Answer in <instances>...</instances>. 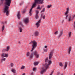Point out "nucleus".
Listing matches in <instances>:
<instances>
[{"label":"nucleus","instance_id":"nucleus-1","mask_svg":"<svg viewBox=\"0 0 75 75\" xmlns=\"http://www.w3.org/2000/svg\"><path fill=\"white\" fill-rule=\"evenodd\" d=\"M45 63L44 64V66L40 69V73L41 74H42L44 72L46 71V70L49 67V65H50V64L52 63L51 61H48V59L47 58L45 60Z\"/></svg>","mask_w":75,"mask_h":75},{"label":"nucleus","instance_id":"nucleus-2","mask_svg":"<svg viewBox=\"0 0 75 75\" xmlns=\"http://www.w3.org/2000/svg\"><path fill=\"white\" fill-rule=\"evenodd\" d=\"M43 3H44V2H43V0H35V3L33 4L32 8L30 9L29 11L30 16H31V15H32V14H33V13L32 12L33 8L34 7H35L37 4H43Z\"/></svg>","mask_w":75,"mask_h":75},{"label":"nucleus","instance_id":"nucleus-3","mask_svg":"<svg viewBox=\"0 0 75 75\" xmlns=\"http://www.w3.org/2000/svg\"><path fill=\"white\" fill-rule=\"evenodd\" d=\"M31 43H32L33 48L31 50V51L32 52H33L34 50L35 49V47H37V42H36L35 40H34L33 41H31L30 44H31Z\"/></svg>","mask_w":75,"mask_h":75},{"label":"nucleus","instance_id":"nucleus-4","mask_svg":"<svg viewBox=\"0 0 75 75\" xmlns=\"http://www.w3.org/2000/svg\"><path fill=\"white\" fill-rule=\"evenodd\" d=\"M8 8H9V7L7 6H5V8H4V13H6V15L7 16H8V14H9V11H8Z\"/></svg>","mask_w":75,"mask_h":75},{"label":"nucleus","instance_id":"nucleus-5","mask_svg":"<svg viewBox=\"0 0 75 75\" xmlns=\"http://www.w3.org/2000/svg\"><path fill=\"white\" fill-rule=\"evenodd\" d=\"M6 3L5 4L6 5V6H10V4H11V2L12 0H5Z\"/></svg>","mask_w":75,"mask_h":75},{"label":"nucleus","instance_id":"nucleus-6","mask_svg":"<svg viewBox=\"0 0 75 75\" xmlns=\"http://www.w3.org/2000/svg\"><path fill=\"white\" fill-rule=\"evenodd\" d=\"M10 46H8L6 47V49H3L2 50V52H6H6H8V51L10 50Z\"/></svg>","mask_w":75,"mask_h":75},{"label":"nucleus","instance_id":"nucleus-7","mask_svg":"<svg viewBox=\"0 0 75 75\" xmlns=\"http://www.w3.org/2000/svg\"><path fill=\"white\" fill-rule=\"evenodd\" d=\"M69 8H67V11H66L65 13V15L66 16V19H67L68 18V15H67L69 13Z\"/></svg>","mask_w":75,"mask_h":75},{"label":"nucleus","instance_id":"nucleus-8","mask_svg":"<svg viewBox=\"0 0 75 75\" xmlns=\"http://www.w3.org/2000/svg\"><path fill=\"white\" fill-rule=\"evenodd\" d=\"M53 54L54 52H53V51H52L50 52L49 56V59H51V58L52 57V56H53Z\"/></svg>","mask_w":75,"mask_h":75},{"label":"nucleus","instance_id":"nucleus-9","mask_svg":"<svg viewBox=\"0 0 75 75\" xmlns=\"http://www.w3.org/2000/svg\"><path fill=\"white\" fill-rule=\"evenodd\" d=\"M1 56L2 57H3L5 58H7L8 57V54L3 53L1 54Z\"/></svg>","mask_w":75,"mask_h":75},{"label":"nucleus","instance_id":"nucleus-10","mask_svg":"<svg viewBox=\"0 0 75 75\" xmlns=\"http://www.w3.org/2000/svg\"><path fill=\"white\" fill-rule=\"evenodd\" d=\"M29 21V20L28 18H25L24 19V22L25 24H28V22Z\"/></svg>","mask_w":75,"mask_h":75},{"label":"nucleus","instance_id":"nucleus-11","mask_svg":"<svg viewBox=\"0 0 75 75\" xmlns=\"http://www.w3.org/2000/svg\"><path fill=\"white\" fill-rule=\"evenodd\" d=\"M36 15L35 18L36 19L38 18V13H39V11L38 10H37L36 11Z\"/></svg>","mask_w":75,"mask_h":75},{"label":"nucleus","instance_id":"nucleus-12","mask_svg":"<svg viewBox=\"0 0 75 75\" xmlns=\"http://www.w3.org/2000/svg\"><path fill=\"white\" fill-rule=\"evenodd\" d=\"M41 21V19L39 20L36 23V25L37 26V28H38V27L40 26V23Z\"/></svg>","mask_w":75,"mask_h":75},{"label":"nucleus","instance_id":"nucleus-13","mask_svg":"<svg viewBox=\"0 0 75 75\" xmlns=\"http://www.w3.org/2000/svg\"><path fill=\"white\" fill-rule=\"evenodd\" d=\"M34 55H35L36 58H38V57H39V54H38V52H37V51H35Z\"/></svg>","mask_w":75,"mask_h":75},{"label":"nucleus","instance_id":"nucleus-14","mask_svg":"<svg viewBox=\"0 0 75 75\" xmlns=\"http://www.w3.org/2000/svg\"><path fill=\"white\" fill-rule=\"evenodd\" d=\"M18 24H19V25H21V26L22 28H24L25 26L23 24V23H22V22H21L19 21L18 23Z\"/></svg>","mask_w":75,"mask_h":75},{"label":"nucleus","instance_id":"nucleus-15","mask_svg":"<svg viewBox=\"0 0 75 75\" xmlns=\"http://www.w3.org/2000/svg\"><path fill=\"white\" fill-rule=\"evenodd\" d=\"M17 16L18 18V19H20L21 17V14H20V12L18 11V14L17 15Z\"/></svg>","mask_w":75,"mask_h":75},{"label":"nucleus","instance_id":"nucleus-16","mask_svg":"<svg viewBox=\"0 0 75 75\" xmlns=\"http://www.w3.org/2000/svg\"><path fill=\"white\" fill-rule=\"evenodd\" d=\"M6 60V58H4V57H3L2 59L1 60V62H3V61H5Z\"/></svg>","mask_w":75,"mask_h":75},{"label":"nucleus","instance_id":"nucleus-17","mask_svg":"<svg viewBox=\"0 0 75 75\" xmlns=\"http://www.w3.org/2000/svg\"><path fill=\"white\" fill-rule=\"evenodd\" d=\"M18 30L20 33H22L23 31V28H22L20 27L19 28Z\"/></svg>","mask_w":75,"mask_h":75},{"label":"nucleus","instance_id":"nucleus-18","mask_svg":"<svg viewBox=\"0 0 75 75\" xmlns=\"http://www.w3.org/2000/svg\"><path fill=\"white\" fill-rule=\"evenodd\" d=\"M67 65H68V63H67V62H65V64L64 65V69H65L67 67Z\"/></svg>","mask_w":75,"mask_h":75},{"label":"nucleus","instance_id":"nucleus-19","mask_svg":"<svg viewBox=\"0 0 75 75\" xmlns=\"http://www.w3.org/2000/svg\"><path fill=\"white\" fill-rule=\"evenodd\" d=\"M71 20H72V18L71 17V15H69V21H71Z\"/></svg>","mask_w":75,"mask_h":75},{"label":"nucleus","instance_id":"nucleus-20","mask_svg":"<svg viewBox=\"0 0 75 75\" xmlns=\"http://www.w3.org/2000/svg\"><path fill=\"white\" fill-rule=\"evenodd\" d=\"M42 8V7H40V6L38 5L37 7V9L41 10Z\"/></svg>","mask_w":75,"mask_h":75},{"label":"nucleus","instance_id":"nucleus-21","mask_svg":"<svg viewBox=\"0 0 75 75\" xmlns=\"http://www.w3.org/2000/svg\"><path fill=\"white\" fill-rule=\"evenodd\" d=\"M72 34V32H69V37L70 38L71 37V35Z\"/></svg>","mask_w":75,"mask_h":75},{"label":"nucleus","instance_id":"nucleus-22","mask_svg":"<svg viewBox=\"0 0 75 75\" xmlns=\"http://www.w3.org/2000/svg\"><path fill=\"white\" fill-rule=\"evenodd\" d=\"M63 32H62V31H61L60 32V34L59 35V37H61V35H62V34H63Z\"/></svg>","mask_w":75,"mask_h":75},{"label":"nucleus","instance_id":"nucleus-23","mask_svg":"<svg viewBox=\"0 0 75 75\" xmlns=\"http://www.w3.org/2000/svg\"><path fill=\"white\" fill-rule=\"evenodd\" d=\"M35 34L36 36H38V32L36 31L35 33Z\"/></svg>","mask_w":75,"mask_h":75},{"label":"nucleus","instance_id":"nucleus-24","mask_svg":"<svg viewBox=\"0 0 75 75\" xmlns=\"http://www.w3.org/2000/svg\"><path fill=\"white\" fill-rule=\"evenodd\" d=\"M71 47H69V54H70V53L71 52Z\"/></svg>","mask_w":75,"mask_h":75},{"label":"nucleus","instance_id":"nucleus-25","mask_svg":"<svg viewBox=\"0 0 75 75\" xmlns=\"http://www.w3.org/2000/svg\"><path fill=\"white\" fill-rule=\"evenodd\" d=\"M33 57V53H32L31 54V55H30V58H32Z\"/></svg>","mask_w":75,"mask_h":75},{"label":"nucleus","instance_id":"nucleus-26","mask_svg":"<svg viewBox=\"0 0 75 75\" xmlns=\"http://www.w3.org/2000/svg\"><path fill=\"white\" fill-rule=\"evenodd\" d=\"M38 64V62H35L34 63V65H37Z\"/></svg>","mask_w":75,"mask_h":75},{"label":"nucleus","instance_id":"nucleus-27","mask_svg":"<svg viewBox=\"0 0 75 75\" xmlns=\"http://www.w3.org/2000/svg\"><path fill=\"white\" fill-rule=\"evenodd\" d=\"M30 55V52H27L26 54V56L27 57H28Z\"/></svg>","mask_w":75,"mask_h":75},{"label":"nucleus","instance_id":"nucleus-28","mask_svg":"<svg viewBox=\"0 0 75 75\" xmlns=\"http://www.w3.org/2000/svg\"><path fill=\"white\" fill-rule=\"evenodd\" d=\"M25 68V66H22L21 68V69H24Z\"/></svg>","mask_w":75,"mask_h":75},{"label":"nucleus","instance_id":"nucleus-29","mask_svg":"<svg viewBox=\"0 0 75 75\" xmlns=\"http://www.w3.org/2000/svg\"><path fill=\"white\" fill-rule=\"evenodd\" d=\"M4 25H3L2 27V31H3V30H4Z\"/></svg>","mask_w":75,"mask_h":75},{"label":"nucleus","instance_id":"nucleus-30","mask_svg":"<svg viewBox=\"0 0 75 75\" xmlns=\"http://www.w3.org/2000/svg\"><path fill=\"white\" fill-rule=\"evenodd\" d=\"M11 67H13L14 66V63H12L11 64Z\"/></svg>","mask_w":75,"mask_h":75},{"label":"nucleus","instance_id":"nucleus-31","mask_svg":"<svg viewBox=\"0 0 75 75\" xmlns=\"http://www.w3.org/2000/svg\"><path fill=\"white\" fill-rule=\"evenodd\" d=\"M11 71H12V72H13V73H15V71H16V70L14 69H12L11 70Z\"/></svg>","mask_w":75,"mask_h":75},{"label":"nucleus","instance_id":"nucleus-32","mask_svg":"<svg viewBox=\"0 0 75 75\" xmlns=\"http://www.w3.org/2000/svg\"><path fill=\"white\" fill-rule=\"evenodd\" d=\"M41 16L42 17L43 19H45V15H44L43 16H42V15Z\"/></svg>","mask_w":75,"mask_h":75},{"label":"nucleus","instance_id":"nucleus-33","mask_svg":"<svg viewBox=\"0 0 75 75\" xmlns=\"http://www.w3.org/2000/svg\"><path fill=\"white\" fill-rule=\"evenodd\" d=\"M51 5H48L47 6V8H51Z\"/></svg>","mask_w":75,"mask_h":75},{"label":"nucleus","instance_id":"nucleus-34","mask_svg":"<svg viewBox=\"0 0 75 75\" xmlns=\"http://www.w3.org/2000/svg\"><path fill=\"white\" fill-rule=\"evenodd\" d=\"M59 65H60V66H61V67H62V65H63L62 64V63L61 62L59 64Z\"/></svg>","mask_w":75,"mask_h":75},{"label":"nucleus","instance_id":"nucleus-35","mask_svg":"<svg viewBox=\"0 0 75 75\" xmlns=\"http://www.w3.org/2000/svg\"><path fill=\"white\" fill-rule=\"evenodd\" d=\"M45 11V9L43 8L42 11H41V13H42V12H44Z\"/></svg>","mask_w":75,"mask_h":75},{"label":"nucleus","instance_id":"nucleus-36","mask_svg":"<svg viewBox=\"0 0 75 75\" xmlns=\"http://www.w3.org/2000/svg\"><path fill=\"white\" fill-rule=\"evenodd\" d=\"M57 34H58V31L54 33V34H55V35H57Z\"/></svg>","mask_w":75,"mask_h":75},{"label":"nucleus","instance_id":"nucleus-37","mask_svg":"<svg viewBox=\"0 0 75 75\" xmlns=\"http://www.w3.org/2000/svg\"><path fill=\"white\" fill-rule=\"evenodd\" d=\"M60 72H58L56 75H60Z\"/></svg>","mask_w":75,"mask_h":75},{"label":"nucleus","instance_id":"nucleus-38","mask_svg":"<svg viewBox=\"0 0 75 75\" xmlns=\"http://www.w3.org/2000/svg\"><path fill=\"white\" fill-rule=\"evenodd\" d=\"M44 50L45 52H47V49H44Z\"/></svg>","mask_w":75,"mask_h":75},{"label":"nucleus","instance_id":"nucleus-39","mask_svg":"<svg viewBox=\"0 0 75 75\" xmlns=\"http://www.w3.org/2000/svg\"><path fill=\"white\" fill-rule=\"evenodd\" d=\"M35 69H36V68H34L33 69V71H35Z\"/></svg>","mask_w":75,"mask_h":75},{"label":"nucleus","instance_id":"nucleus-40","mask_svg":"<svg viewBox=\"0 0 75 75\" xmlns=\"http://www.w3.org/2000/svg\"><path fill=\"white\" fill-rule=\"evenodd\" d=\"M54 71H53L51 73V74H50V75H52V74H53V73H54Z\"/></svg>","mask_w":75,"mask_h":75},{"label":"nucleus","instance_id":"nucleus-41","mask_svg":"<svg viewBox=\"0 0 75 75\" xmlns=\"http://www.w3.org/2000/svg\"><path fill=\"white\" fill-rule=\"evenodd\" d=\"M33 74H34V73H33V72H31V75H34Z\"/></svg>","mask_w":75,"mask_h":75},{"label":"nucleus","instance_id":"nucleus-42","mask_svg":"<svg viewBox=\"0 0 75 75\" xmlns=\"http://www.w3.org/2000/svg\"><path fill=\"white\" fill-rule=\"evenodd\" d=\"M25 11H23V13H25Z\"/></svg>","mask_w":75,"mask_h":75},{"label":"nucleus","instance_id":"nucleus-43","mask_svg":"<svg viewBox=\"0 0 75 75\" xmlns=\"http://www.w3.org/2000/svg\"><path fill=\"white\" fill-rule=\"evenodd\" d=\"M74 27H75V21L74 22Z\"/></svg>","mask_w":75,"mask_h":75},{"label":"nucleus","instance_id":"nucleus-44","mask_svg":"<svg viewBox=\"0 0 75 75\" xmlns=\"http://www.w3.org/2000/svg\"><path fill=\"white\" fill-rule=\"evenodd\" d=\"M1 24H4V23L3 22H2L1 23Z\"/></svg>","mask_w":75,"mask_h":75},{"label":"nucleus","instance_id":"nucleus-45","mask_svg":"<svg viewBox=\"0 0 75 75\" xmlns=\"http://www.w3.org/2000/svg\"><path fill=\"white\" fill-rule=\"evenodd\" d=\"M45 48H47V46H45Z\"/></svg>","mask_w":75,"mask_h":75},{"label":"nucleus","instance_id":"nucleus-46","mask_svg":"<svg viewBox=\"0 0 75 75\" xmlns=\"http://www.w3.org/2000/svg\"><path fill=\"white\" fill-rule=\"evenodd\" d=\"M7 21H6L5 22V23L6 24H7Z\"/></svg>","mask_w":75,"mask_h":75},{"label":"nucleus","instance_id":"nucleus-47","mask_svg":"<svg viewBox=\"0 0 75 75\" xmlns=\"http://www.w3.org/2000/svg\"><path fill=\"white\" fill-rule=\"evenodd\" d=\"M2 75H6V74H3Z\"/></svg>","mask_w":75,"mask_h":75},{"label":"nucleus","instance_id":"nucleus-48","mask_svg":"<svg viewBox=\"0 0 75 75\" xmlns=\"http://www.w3.org/2000/svg\"><path fill=\"white\" fill-rule=\"evenodd\" d=\"M19 42V44H20V41H19V42Z\"/></svg>","mask_w":75,"mask_h":75},{"label":"nucleus","instance_id":"nucleus-49","mask_svg":"<svg viewBox=\"0 0 75 75\" xmlns=\"http://www.w3.org/2000/svg\"><path fill=\"white\" fill-rule=\"evenodd\" d=\"M61 75H63V74H61Z\"/></svg>","mask_w":75,"mask_h":75},{"label":"nucleus","instance_id":"nucleus-50","mask_svg":"<svg viewBox=\"0 0 75 75\" xmlns=\"http://www.w3.org/2000/svg\"><path fill=\"white\" fill-rule=\"evenodd\" d=\"M20 5H21V4Z\"/></svg>","mask_w":75,"mask_h":75},{"label":"nucleus","instance_id":"nucleus-51","mask_svg":"<svg viewBox=\"0 0 75 75\" xmlns=\"http://www.w3.org/2000/svg\"><path fill=\"white\" fill-rule=\"evenodd\" d=\"M74 75H75V73L74 74Z\"/></svg>","mask_w":75,"mask_h":75}]
</instances>
